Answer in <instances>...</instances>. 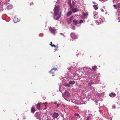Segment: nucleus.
<instances>
[{
    "label": "nucleus",
    "instance_id": "f3484780",
    "mask_svg": "<svg viewBox=\"0 0 120 120\" xmlns=\"http://www.w3.org/2000/svg\"><path fill=\"white\" fill-rule=\"evenodd\" d=\"M99 21L100 22H103L104 20V18H102V17L100 16V17L98 18Z\"/></svg>",
    "mask_w": 120,
    "mask_h": 120
},
{
    "label": "nucleus",
    "instance_id": "4468645a",
    "mask_svg": "<svg viewBox=\"0 0 120 120\" xmlns=\"http://www.w3.org/2000/svg\"><path fill=\"white\" fill-rule=\"evenodd\" d=\"M71 37L72 38H77V36L75 35L74 33H72L70 35Z\"/></svg>",
    "mask_w": 120,
    "mask_h": 120
},
{
    "label": "nucleus",
    "instance_id": "f8f14e48",
    "mask_svg": "<svg viewBox=\"0 0 120 120\" xmlns=\"http://www.w3.org/2000/svg\"><path fill=\"white\" fill-rule=\"evenodd\" d=\"M69 95L70 94L67 91H66L63 96H64L65 97L68 98L69 96Z\"/></svg>",
    "mask_w": 120,
    "mask_h": 120
},
{
    "label": "nucleus",
    "instance_id": "f257e3e1",
    "mask_svg": "<svg viewBox=\"0 0 120 120\" xmlns=\"http://www.w3.org/2000/svg\"><path fill=\"white\" fill-rule=\"evenodd\" d=\"M46 116L44 113H41L37 116V118L40 120H43L45 119Z\"/></svg>",
    "mask_w": 120,
    "mask_h": 120
},
{
    "label": "nucleus",
    "instance_id": "4c0bfd02",
    "mask_svg": "<svg viewBox=\"0 0 120 120\" xmlns=\"http://www.w3.org/2000/svg\"><path fill=\"white\" fill-rule=\"evenodd\" d=\"M60 34L61 35H63L64 36V38L65 37V36L64 35V34H63L62 33H60Z\"/></svg>",
    "mask_w": 120,
    "mask_h": 120
},
{
    "label": "nucleus",
    "instance_id": "ea45409f",
    "mask_svg": "<svg viewBox=\"0 0 120 120\" xmlns=\"http://www.w3.org/2000/svg\"><path fill=\"white\" fill-rule=\"evenodd\" d=\"M91 84V82H89L88 83V86H90Z\"/></svg>",
    "mask_w": 120,
    "mask_h": 120
},
{
    "label": "nucleus",
    "instance_id": "f704fd0d",
    "mask_svg": "<svg viewBox=\"0 0 120 120\" xmlns=\"http://www.w3.org/2000/svg\"><path fill=\"white\" fill-rule=\"evenodd\" d=\"M71 22H72V21L71 20H70V19H68V23H70Z\"/></svg>",
    "mask_w": 120,
    "mask_h": 120
},
{
    "label": "nucleus",
    "instance_id": "c9c22d12",
    "mask_svg": "<svg viewBox=\"0 0 120 120\" xmlns=\"http://www.w3.org/2000/svg\"><path fill=\"white\" fill-rule=\"evenodd\" d=\"M74 115L75 116H79V114L77 113H75L74 114Z\"/></svg>",
    "mask_w": 120,
    "mask_h": 120
},
{
    "label": "nucleus",
    "instance_id": "864d4df0",
    "mask_svg": "<svg viewBox=\"0 0 120 120\" xmlns=\"http://www.w3.org/2000/svg\"><path fill=\"white\" fill-rule=\"evenodd\" d=\"M0 3H1L0 0Z\"/></svg>",
    "mask_w": 120,
    "mask_h": 120
},
{
    "label": "nucleus",
    "instance_id": "9b49d317",
    "mask_svg": "<svg viewBox=\"0 0 120 120\" xmlns=\"http://www.w3.org/2000/svg\"><path fill=\"white\" fill-rule=\"evenodd\" d=\"M67 3L68 4L70 5V7H72L74 6V4H72L71 3V0H68Z\"/></svg>",
    "mask_w": 120,
    "mask_h": 120
},
{
    "label": "nucleus",
    "instance_id": "a211bd4d",
    "mask_svg": "<svg viewBox=\"0 0 120 120\" xmlns=\"http://www.w3.org/2000/svg\"><path fill=\"white\" fill-rule=\"evenodd\" d=\"M13 21L15 23L17 22H18L19 21V19L18 18H16L15 17L13 19Z\"/></svg>",
    "mask_w": 120,
    "mask_h": 120
},
{
    "label": "nucleus",
    "instance_id": "39448f33",
    "mask_svg": "<svg viewBox=\"0 0 120 120\" xmlns=\"http://www.w3.org/2000/svg\"><path fill=\"white\" fill-rule=\"evenodd\" d=\"M93 14L94 18L96 19H98L100 17L98 16V12L95 11L94 12Z\"/></svg>",
    "mask_w": 120,
    "mask_h": 120
},
{
    "label": "nucleus",
    "instance_id": "58836bf2",
    "mask_svg": "<svg viewBox=\"0 0 120 120\" xmlns=\"http://www.w3.org/2000/svg\"><path fill=\"white\" fill-rule=\"evenodd\" d=\"M72 28L73 30H75V27L74 26H72Z\"/></svg>",
    "mask_w": 120,
    "mask_h": 120
},
{
    "label": "nucleus",
    "instance_id": "0eeeda50",
    "mask_svg": "<svg viewBox=\"0 0 120 120\" xmlns=\"http://www.w3.org/2000/svg\"><path fill=\"white\" fill-rule=\"evenodd\" d=\"M86 76H88V78H91L93 79L95 78L94 75H93V74L91 73H88V75L87 76L86 75Z\"/></svg>",
    "mask_w": 120,
    "mask_h": 120
},
{
    "label": "nucleus",
    "instance_id": "4be33fe9",
    "mask_svg": "<svg viewBox=\"0 0 120 120\" xmlns=\"http://www.w3.org/2000/svg\"><path fill=\"white\" fill-rule=\"evenodd\" d=\"M92 69L93 70L95 71L97 69V66H92Z\"/></svg>",
    "mask_w": 120,
    "mask_h": 120
},
{
    "label": "nucleus",
    "instance_id": "79ce46f5",
    "mask_svg": "<svg viewBox=\"0 0 120 120\" xmlns=\"http://www.w3.org/2000/svg\"><path fill=\"white\" fill-rule=\"evenodd\" d=\"M53 104H57V103L56 101L55 102H54L53 103Z\"/></svg>",
    "mask_w": 120,
    "mask_h": 120
},
{
    "label": "nucleus",
    "instance_id": "ddd939ff",
    "mask_svg": "<svg viewBox=\"0 0 120 120\" xmlns=\"http://www.w3.org/2000/svg\"><path fill=\"white\" fill-rule=\"evenodd\" d=\"M74 7H71V10L72 11L74 12H75L77 11L78 9L76 8H74Z\"/></svg>",
    "mask_w": 120,
    "mask_h": 120
},
{
    "label": "nucleus",
    "instance_id": "9d476101",
    "mask_svg": "<svg viewBox=\"0 0 120 120\" xmlns=\"http://www.w3.org/2000/svg\"><path fill=\"white\" fill-rule=\"evenodd\" d=\"M58 114L57 113L54 112L52 115V116L53 117V119L56 118L58 116Z\"/></svg>",
    "mask_w": 120,
    "mask_h": 120
},
{
    "label": "nucleus",
    "instance_id": "37998d69",
    "mask_svg": "<svg viewBox=\"0 0 120 120\" xmlns=\"http://www.w3.org/2000/svg\"><path fill=\"white\" fill-rule=\"evenodd\" d=\"M59 105H60L59 104H57V105H56V106L57 107H58L59 106Z\"/></svg>",
    "mask_w": 120,
    "mask_h": 120
},
{
    "label": "nucleus",
    "instance_id": "49530a36",
    "mask_svg": "<svg viewBox=\"0 0 120 120\" xmlns=\"http://www.w3.org/2000/svg\"><path fill=\"white\" fill-rule=\"evenodd\" d=\"M50 43H51V44H50V45L51 46L52 45V42H51Z\"/></svg>",
    "mask_w": 120,
    "mask_h": 120
},
{
    "label": "nucleus",
    "instance_id": "1a4fd4ad",
    "mask_svg": "<svg viewBox=\"0 0 120 120\" xmlns=\"http://www.w3.org/2000/svg\"><path fill=\"white\" fill-rule=\"evenodd\" d=\"M60 14L58 15H58L57 16H55L54 15V19L56 20H58L60 18Z\"/></svg>",
    "mask_w": 120,
    "mask_h": 120
},
{
    "label": "nucleus",
    "instance_id": "a18cd8bd",
    "mask_svg": "<svg viewBox=\"0 0 120 120\" xmlns=\"http://www.w3.org/2000/svg\"><path fill=\"white\" fill-rule=\"evenodd\" d=\"M47 104V102H45V103H43V104Z\"/></svg>",
    "mask_w": 120,
    "mask_h": 120
},
{
    "label": "nucleus",
    "instance_id": "de8ad7c7",
    "mask_svg": "<svg viewBox=\"0 0 120 120\" xmlns=\"http://www.w3.org/2000/svg\"><path fill=\"white\" fill-rule=\"evenodd\" d=\"M74 4V1H72V4Z\"/></svg>",
    "mask_w": 120,
    "mask_h": 120
},
{
    "label": "nucleus",
    "instance_id": "bb28decb",
    "mask_svg": "<svg viewBox=\"0 0 120 120\" xmlns=\"http://www.w3.org/2000/svg\"><path fill=\"white\" fill-rule=\"evenodd\" d=\"M95 22L96 24L97 25H99L101 23V22H100L99 21V20L96 21Z\"/></svg>",
    "mask_w": 120,
    "mask_h": 120
},
{
    "label": "nucleus",
    "instance_id": "a878e982",
    "mask_svg": "<svg viewBox=\"0 0 120 120\" xmlns=\"http://www.w3.org/2000/svg\"><path fill=\"white\" fill-rule=\"evenodd\" d=\"M69 119H68L69 120H73V116H69Z\"/></svg>",
    "mask_w": 120,
    "mask_h": 120
},
{
    "label": "nucleus",
    "instance_id": "20e7f679",
    "mask_svg": "<svg viewBox=\"0 0 120 120\" xmlns=\"http://www.w3.org/2000/svg\"><path fill=\"white\" fill-rule=\"evenodd\" d=\"M49 31L54 35L55 34V31L56 30L54 27H50L49 28Z\"/></svg>",
    "mask_w": 120,
    "mask_h": 120
},
{
    "label": "nucleus",
    "instance_id": "8fccbe9b",
    "mask_svg": "<svg viewBox=\"0 0 120 120\" xmlns=\"http://www.w3.org/2000/svg\"><path fill=\"white\" fill-rule=\"evenodd\" d=\"M47 108H46V107H45V108H44V109H46Z\"/></svg>",
    "mask_w": 120,
    "mask_h": 120
},
{
    "label": "nucleus",
    "instance_id": "7ed1b4c3",
    "mask_svg": "<svg viewBox=\"0 0 120 120\" xmlns=\"http://www.w3.org/2000/svg\"><path fill=\"white\" fill-rule=\"evenodd\" d=\"M76 71L77 73L79 72V73H80L81 75L82 76H83V75H87L88 73V72L86 70L84 71H83V72L80 71V70H78Z\"/></svg>",
    "mask_w": 120,
    "mask_h": 120
},
{
    "label": "nucleus",
    "instance_id": "c03bdc74",
    "mask_svg": "<svg viewBox=\"0 0 120 120\" xmlns=\"http://www.w3.org/2000/svg\"><path fill=\"white\" fill-rule=\"evenodd\" d=\"M101 11L102 12H104V10L103 9H101Z\"/></svg>",
    "mask_w": 120,
    "mask_h": 120
},
{
    "label": "nucleus",
    "instance_id": "dca6fc26",
    "mask_svg": "<svg viewBox=\"0 0 120 120\" xmlns=\"http://www.w3.org/2000/svg\"><path fill=\"white\" fill-rule=\"evenodd\" d=\"M109 95L111 97H115L116 96V95L115 94L113 93L112 92L109 94Z\"/></svg>",
    "mask_w": 120,
    "mask_h": 120
},
{
    "label": "nucleus",
    "instance_id": "412c9836",
    "mask_svg": "<svg viewBox=\"0 0 120 120\" xmlns=\"http://www.w3.org/2000/svg\"><path fill=\"white\" fill-rule=\"evenodd\" d=\"M73 23L74 24L76 25H77L78 23L76 19H74L73 20Z\"/></svg>",
    "mask_w": 120,
    "mask_h": 120
},
{
    "label": "nucleus",
    "instance_id": "473e14b6",
    "mask_svg": "<svg viewBox=\"0 0 120 120\" xmlns=\"http://www.w3.org/2000/svg\"><path fill=\"white\" fill-rule=\"evenodd\" d=\"M9 0H5V3H4L5 4L6 3V2H9Z\"/></svg>",
    "mask_w": 120,
    "mask_h": 120
},
{
    "label": "nucleus",
    "instance_id": "09e8293b",
    "mask_svg": "<svg viewBox=\"0 0 120 120\" xmlns=\"http://www.w3.org/2000/svg\"><path fill=\"white\" fill-rule=\"evenodd\" d=\"M48 106V105H45V107H47Z\"/></svg>",
    "mask_w": 120,
    "mask_h": 120
},
{
    "label": "nucleus",
    "instance_id": "f03ea898",
    "mask_svg": "<svg viewBox=\"0 0 120 120\" xmlns=\"http://www.w3.org/2000/svg\"><path fill=\"white\" fill-rule=\"evenodd\" d=\"M54 14L55 16L58 15L59 10V7L58 6H55L54 8Z\"/></svg>",
    "mask_w": 120,
    "mask_h": 120
},
{
    "label": "nucleus",
    "instance_id": "c756f323",
    "mask_svg": "<svg viewBox=\"0 0 120 120\" xmlns=\"http://www.w3.org/2000/svg\"><path fill=\"white\" fill-rule=\"evenodd\" d=\"M91 116H89L86 119V120H91Z\"/></svg>",
    "mask_w": 120,
    "mask_h": 120
},
{
    "label": "nucleus",
    "instance_id": "7c9ffc66",
    "mask_svg": "<svg viewBox=\"0 0 120 120\" xmlns=\"http://www.w3.org/2000/svg\"><path fill=\"white\" fill-rule=\"evenodd\" d=\"M74 19V16H71L70 18L69 19H70L71 20Z\"/></svg>",
    "mask_w": 120,
    "mask_h": 120
},
{
    "label": "nucleus",
    "instance_id": "5701e85b",
    "mask_svg": "<svg viewBox=\"0 0 120 120\" xmlns=\"http://www.w3.org/2000/svg\"><path fill=\"white\" fill-rule=\"evenodd\" d=\"M31 111L32 112L34 113L35 111L34 107H32L31 108Z\"/></svg>",
    "mask_w": 120,
    "mask_h": 120
},
{
    "label": "nucleus",
    "instance_id": "aec40b11",
    "mask_svg": "<svg viewBox=\"0 0 120 120\" xmlns=\"http://www.w3.org/2000/svg\"><path fill=\"white\" fill-rule=\"evenodd\" d=\"M42 105L41 103H40L37 105V107L38 109H39L41 108V105Z\"/></svg>",
    "mask_w": 120,
    "mask_h": 120
},
{
    "label": "nucleus",
    "instance_id": "3c124183",
    "mask_svg": "<svg viewBox=\"0 0 120 120\" xmlns=\"http://www.w3.org/2000/svg\"><path fill=\"white\" fill-rule=\"evenodd\" d=\"M67 85L68 86H69V84H68Z\"/></svg>",
    "mask_w": 120,
    "mask_h": 120
},
{
    "label": "nucleus",
    "instance_id": "603ef678",
    "mask_svg": "<svg viewBox=\"0 0 120 120\" xmlns=\"http://www.w3.org/2000/svg\"><path fill=\"white\" fill-rule=\"evenodd\" d=\"M56 50L54 51V52H55V51H56V50Z\"/></svg>",
    "mask_w": 120,
    "mask_h": 120
},
{
    "label": "nucleus",
    "instance_id": "393cba45",
    "mask_svg": "<svg viewBox=\"0 0 120 120\" xmlns=\"http://www.w3.org/2000/svg\"><path fill=\"white\" fill-rule=\"evenodd\" d=\"M97 5H93L94 8L95 10H97L98 9V7Z\"/></svg>",
    "mask_w": 120,
    "mask_h": 120
},
{
    "label": "nucleus",
    "instance_id": "a19ab883",
    "mask_svg": "<svg viewBox=\"0 0 120 120\" xmlns=\"http://www.w3.org/2000/svg\"><path fill=\"white\" fill-rule=\"evenodd\" d=\"M52 47H54L55 48L56 47V46L54 44H53L51 45Z\"/></svg>",
    "mask_w": 120,
    "mask_h": 120
},
{
    "label": "nucleus",
    "instance_id": "6e6552de",
    "mask_svg": "<svg viewBox=\"0 0 120 120\" xmlns=\"http://www.w3.org/2000/svg\"><path fill=\"white\" fill-rule=\"evenodd\" d=\"M88 15V14L87 13H83L82 15V17L83 19H87Z\"/></svg>",
    "mask_w": 120,
    "mask_h": 120
},
{
    "label": "nucleus",
    "instance_id": "6ab92c4d",
    "mask_svg": "<svg viewBox=\"0 0 120 120\" xmlns=\"http://www.w3.org/2000/svg\"><path fill=\"white\" fill-rule=\"evenodd\" d=\"M72 13V12L71 11H69L67 14V16L68 17L71 15Z\"/></svg>",
    "mask_w": 120,
    "mask_h": 120
},
{
    "label": "nucleus",
    "instance_id": "e433bc0d",
    "mask_svg": "<svg viewBox=\"0 0 120 120\" xmlns=\"http://www.w3.org/2000/svg\"><path fill=\"white\" fill-rule=\"evenodd\" d=\"M83 21L82 20H80V21H79V23H83Z\"/></svg>",
    "mask_w": 120,
    "mask_h": 120
},
{
    "label": "nucleus",
    "instance_id": "423d86ee",
    "mask_svg": "<svg viewBox=\"0 0 120 120\" xmlns=\"http://www.w3.org/2000/svg\"><path fill=\"white\" fill-rule=\"evenodd\" d=\"M57 70L56 68H52V69L49 71V73L52 74H53V75H52V76H54V75H53V73L54 72V71H56Z\"/></svg>",
    "mask_w": 120,
    "mask_h": 120
},
{
    "label": "nucleus",
    "instance_id": "c85d7f7f",
    "mask_svg": "<svg viewBox=\"0 0 120 120\" xmlns=\"http://www.w3.org/2000/svg\"><path fill=\"white\" fill-rule=\"evenodd\" d=\"M63 120H69L67 116L63 117Z\"/></svg>",
    "mask_w": 120,
    "mask_h": 120
},
{
    "label": "nucleus",
    "instance_id": "b1692460",
    "mask_svg": "<svg viewBox=\"0 0 120 120\" xmlns=\"http://www.w3.org/2000/svg\"><path fill=\"white\" fill-rule=\"evenodd\" d=\"M75 82L73 81H70L69 82V83L70 84H74L75 83Z\"/></svg>",
    "mask_w": 120,
    "mask_h": 120
},
{
    "label": "nucleus",
    "instance_id": "2f4dec72",
    "mask_svg": "<svg viewBox=\"0 0 120 120\" xmlns=\"http://www.w3.org/2000/svg\"><path fill=\"white\" fill-rule=\"evenodd\" d=\"M113 6L115 9L117 8V6L116 4H114Z\"/></svg>",
    "mask_w": 120,
    "mask_h": 120
},
{
    "label": "nucleus",
    "instance_id": "2eb2a0df",
    "mask_svg": "<svg viewBox=\"0 0 120 120\" xmlns=\"http://www.w3.org/2000/svg\"><path fill=\"white\" fill-rule=\"evenodd\" d=\"M13 8V6L11 5H9L7 7L8 10H10Z\"/></svg>",
    "mask_w": 120,
    "mask_h": 120
},
{
    "label": "nucleus",
    "instance_id": "cd10ccee",
    "mask_svg": "<svg viewBox=\"0 0 120 120\" xmlns=\"http://www.w3.org/2000/svg\"><path fill=\"white\" fill-rule=\"evenodd\" d=\"M3 10V8L2 5H0V12L2 11Z\"/></svg>",
    "mask_w": 120,
    "mask_h": 120
},
{
    "label": "nucleus",
    "instance_id": "72a5a7b5",
    "mask_svg": "<svg viewBox=\"0 0 120 120\" xmlns=\"http://www.w3.org/2000/svg\"><path fill=\"white\" fill-rule=\"evenodd\" d=\"M117 7L119 8H120V3H118L117 4Z\"/></svg>",
    "mask_w": 120,
    "mask_h": 120
}]
</instances>
